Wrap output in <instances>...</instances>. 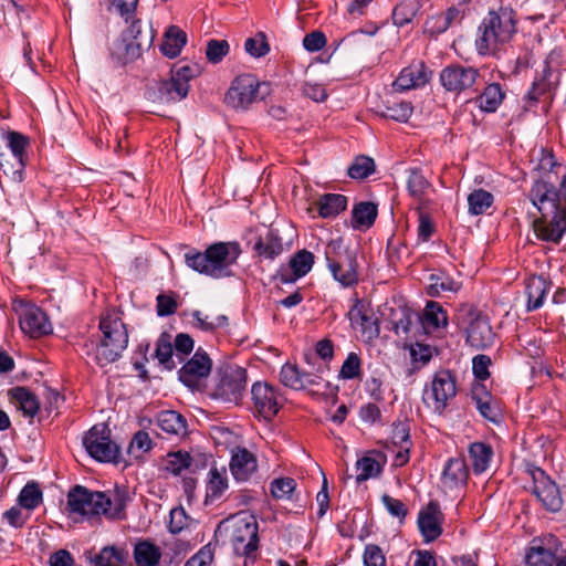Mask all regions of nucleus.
I'll return each instance as SVG.
<instances>
[{"label":"nucleus","mask_w":566,"mask_h":566,"mask_svg":"<svg viewBox=\"0 0 566 566\" xmlns=\"http://www.w3.org/2000/svg\"><path fill=\"white\" fill-rule=\"evenodd\" d=\"M127 492L116 489L112 493L92 491L83 485L73 486L67 493L66 511L81 521H92L104 516L107 520L126 518Z\"/></svg>","instance_id":"nucleus-1"},{"label":"nucleus","mask_w":566,"mask_h":566,"mask_svg":"<svg viewBox=\"0 0 566 566\" xmlns=\"http://www.w3.org/2000/svg\"><path fill=\"white\" fill-rule=\"evenodd\" d=\"M541 218L533 222L534 231L543 241L558 243L566 232V200L548 180H536L528 193Z\"/></svg>","instance_id":"nucleus-2"},{"label":"nucleus","mask_w":566,"mask_h":566,"mask_svg":"<svg viewBox=\"0 0 566 566\" xmlns=\"http://www.w3.org/2000/svg\"><path fill=\"white\" fill-rule=\"evenodd\" d=\"M516 11L511 6L501 4L491 10L480 23L475 38L479 55H493L510 42L516 33Z\"/></svg>","instance_id":"nucleus-3"},{"label":"nucleus","mask_w":566,"mask_h":566,"mask_svg":"<svg viewBox=\"0 0 566 566\" xmlns=\"http://www.w3.org/2000/svg\"><path fill=\"white\" fill-rule=\"evenodd\" d=\"M240 254V244L229 241L210 244L203 252L191 248L184 256L185 263L191 270L213 279H221L231 275L230 268L237 263Z\"/></svg>","instance_id":"nucleus-4"},{"label":"nucleus","mask_w":566,"mask_h":566,"mask_svg":"<svg viewBox=\"0 0 566 566\" xmlns=\"http://www.w3.org/2000/svg\"><path fill=\"white\" fill-rule=\"evenodd\" d=\"M218 531L237 556L256 560L259 556V524L255 516L239 513L223 520Z\"/></svg>","instance_id":"nucleus-5"},{"label":"nucleus","mask_w":566,"mask_h":566,"mask_svg":"<svg viewBox=\"0 0 566 566\" xmlns=\"http://www.w3.org/2000/svg\"><path fill=\"white\" fill-rule=\"evenodd\" d=\"M102 339L96 348L99 366L116 361L128 345L126 325L115 312H107L99 322Z\"/></svg>","instance_id":"nucleus-6"},{"label":"nucleus","mask_w":566,"mask_h":566,"mask_svg":"<svg viewBox=\"0 0 566 566\" xmlns=\"http://www.w3.org/2000/svg\"><path fill=\"white\" fill-rule=\"evenodd\" d=\"M327 268L334 280L344 287H349L358 282L357 260L353 251L344 247L342 239L331 240L324 250Z\"/></svg>","instance_id":"nucleus-7"},{"label":"nucleus","mask_w":566,"mask_h":566,"mask_svg":"<svg viewBox=\"0 0 566 566\" xmlns=\"http://www.w3.org/2000/svg\"><path fill=\"white\" fill-rule=\"evenodd\" d=\"M247 369L226 364L217 369L212 396L224 402L239 405L247 394Z\"/></svg>","instance_id":"nucleus-8"},{"label":"nucleus","mask_w":566,"mask_h":566,"mask_svg":"<svg viewBox=\"0 0 566 566\" xmlns=\"http://www.w3.org/2000/svg\"><path fill=\"white\" fill-rule=\"evenodd\" d=\"M455 395V375L448 369H441L433 375L431 382L424 387L422 399L427 407L436 413L442 415Z\"/></svg>","instance_id":"nucleus-9"},{"label":"nucleus","mask_w":566,"mask_h":566,"mask_svg":"<svg viewBox=\"0 0 566 566\" xmlns=\"http://www.w3.org/2000/svg\"><path fill=\"white\" fill-rule=\"evenodd\" d=\"M140 21H134L109 46V57L115 66H125L142 55Z\"/></svg>","instance_id":"nucleus-10"},{"label":"nucleus","mask_w":566,"mask_h":566,"mask_svg":"<svg viewBox=\"0 0 566 566\" xmlns=\"http://www.w3.org/2000/svg\"><path fill=\"white\" fill-rule=\"evenodd\" d=\"M87 453L99 462H116L118 446L111 439V430L105 424L92 427L83 438Z\"/></svg>","instance_id":"nucleus-11"},{"label":"nucleus","mask_w":566,"mask_h":566,"mask_svg":"<svg viewBox=\"0 0 566 566\" xmlns=\"http://www.w3.org/2000/svg\"><path fill=\"white\" fill-rule=\"evenodd\" d=\"M480 76V71L470 65L450 63L440 74L439 82L446 92L459 95L472 88Z\"/></svg>","instance_id":"nucleus-12"},{"label":"nucleus","mask_w":566,"mask_h":566,"mask_svg":"<svg viewBox=\"0 0 566 566\" xmlns=\"http://www.w3.org/2000/svg\"><path fill=\"white\" fill-rule=\"evenodd\" d=\"M14 310L19 316L20 328L27 336L40 338L52 332L46 314L38 305L20 302Z\"/></svg>","instance_id":"nucleus-13"},{"label":"nucleus","mask_w":566,"mask_h":566,"mask_svg":"<svg viewBox=\"0 0 566 566\" xmlns=\"http://www.w3.org/2000/svg\"><path fill=\"white\" fill-rule=\"evenodd\" d=\"M560 542L552 534L534 538L525 555L527 566H557L560 556Z\"/></svg>","instance_id":"nucleus-14"},{"label":"nucleus","mask_w":566,"mask_h":566,"mask_svg":"<svg viewBox=\"0 0 566 566\" xmlns=\"http://www.w3.org/2000/svg\"><path fill=\"white\" fill-rule=\"evenodd\" d=\"M260 83L252 74L237 76L224 96V103L234 109H247L258 97Z\"/></svg>","instance_id":"nucleus-15"},{"label":"nucleus","mask_w":566,"mask_h":566,"mask_svg":"<svg viewBox=\"0 0 566 566\" xmlns=\"http://www.w3.org/2000/svg\"><path fill=\"white\" fill-rule=\"evenodd\" d=\"M467 343L475 349H484L493 345L495 334L488 316L473 307L467 310Z\"/></svg>","instance_id":"nucleus-16"},{"label":"nucleus","mask_w":566,"mask_h":566,"mask_svg":"<svg viewBox=\"0 0 566 566\" xmlns=\"http://www.w3.org/2000/svg\"><path fill=\"white\" fill-rule=\"evenodd\" d=\"M254 411L265 420H271L282 406V397L277 389L268 382L256 381L251 388Z\"/></svg>","instance_id":"nucleus-17"},{"label":"nucleus","mask_w":566,"mask_h":566,"mask_svg":"<svg viewBox=\"0 0 566 566\" xmlns=\"http://www.w3.org/2000/svg\"><path fill=\"white\" fill-rule=\"evenodd\" d=\"M532 478L533 494L548 511L558 512L563 500L556 483L539 468L532 471Z\"/></svg>","instance_id":"nucleus-18"},{"label":"nucleus","mask_w":566,"mask_h":566,"mask_svg":"<svg viewBox=\"0 0 566 566\" xmlns=\"http://www.w3.org/2000/svg\"><path fill=\"white\" fill-rule=\"evenodd\" d=\"M3 138L7 140V146L17 160L15 168L11 167V169H7L6 166L2 165L3 171L13 181L21 182L23 180L24 168L28 161L27 148L30 146L29 138L14 130L4 133Z\"/></svg>","instance_id":"nucleus-19"},{"label":"nucleus","mask_w":566,"mask_h":566,"mask_svg":"<svg viewBox=\"0 0 566 566\" xmlns=\"http://www.w3.org/2000/svg\"><path fill=\"white\" fill-rule=\"evenodd\" d=\"M348 318L350 321V325L355 329H359L361 335L366 336L368 339L379 336L380 328L378 319L369 304L364 301L358 298L355 300V303L348 312Z\"/></svg>","instance_id":"nucleus-20"},{"label":"nucleus","mask_w":566,"mask_h":566,"mask_svg":"<svg viewBox=\"0 0 566 566\" xmlns=\"http://www.w3.org/2000/svg\"><path fill=\"white\" fill-rule=\"evenodd\" d=\"M432 77V71L423 61H412L403 67L398 77L392 83L397 92H406L424 86Z\"/></svg>","instance_id":"nucleus-21"},{"label":"nucleus","mask_w":566,"mask_h":566,"mask_svg":"<svg viewBox=\"0 0 566 566\" xmlns=\"http://www.w3.org/2000/svg\"><path fill=\"white\" fill-rule=\"evenodd\" d=\"M190 86H184L172 76L169 80L157 82L147 90V98L154 103L171 104L187 97Z\"/></svg>","instance_id":"nucleus-22"},{"label":"nucleus","mask_w":566,"mask_h":566,"mask_svg":"<svg viewBox=\"0 0 566 566\" xmlns=\"http://www.w3.org/2000/svg\"><path fill=\"white\" fill-rule=\"evenodd\" d=\"M211 359L199 348L179 370V380L188 387L197 385L198 380L207 377L211 370Z\"/></svg>","instance_id":"nucleus-23"},{"label":"nucleus","mask_w":566,"mask_h":566,"mask_svg":"<svg viewBox=\"0 0 566 566\" xmlns=\"http://www.w3.org/2000/svg\"><path fill=\"white\" fill-rule=\"evenodd\" d=\"M471 399L484 419L493 423H497L500 421L501 410L497 401L484 384L476 381L472 385Z\"/></svg>","instance_id":"nucleus-24"},{"label":"nucleus","mask_w":566,"mask_h":566,"mask_svg":"<svg viewBox=\"0 0 566 566\" xmlns=\"http://www.w3.org/2000/svg\"><path fill=\"white\" fill-rule=\"evenodd\" d=\"M442 513L437 502H429L427 507L419 513L418 526L427 543L433 542L442 533Z\"/></svg>","instance_id":"nucleus-25"},{"label":"nucleus","mask_w":566,"mask_h":566,"mask_svg":"<svg viewBox=\"0 0 566 566\" xmlns=\"http://www.w3.org/2000/svg\"><path fill=\"white\" fill-rule=\"evenodd\" d=\"M469 469L463 458L449 459L443 468L441 483L447 490H457L467 485Z\"/></svg>","instance_id":"nucleus-26"},{"label":"nucleus","mask_w":566,"mask_h":566,"mask_svg":"<svg viewBox=\"0 0 566 566\" xmlns=\"http://www.w3.org/2000/svg\"><path fill=\"white\" fill-rule=\"evenodd\" d=\"M252 250L260 259L273 261L284 250L279 231L273 228L268 229L258 237Z\"/></svg>","instance_id":"nucleus-27"},{"label":"nucleus","mask_w":566,"mask_h":566,"mask_svg":"<svg viewBox=\"0 0 566 566\" xmlns=\"http://www.w3.org/2000/svg\"><path fill=\"white\" fill-rule=\"evenodd\" d=\"M256 468V458L248 449L237 448L232 451L230 471L237 481H248Z\"/></svg>","instance_id":"nucleus-28"},{"label":"nucleus","mask_w":566,"mask_h":566,"mask_svg":"<svg viewBox=\"0 0 566 566\" xmlns=\"http://www.w3.org/2000/svg\"><path fill=\"white\" fill-rule=\"evenodd\" d=\"M157 426L170 437L185 438L188 436L186 418L175 410H163L157 415Z\"/></svg>","instance_id":"nucleus-29"},{"label":"nucleus","mask_w":566,"mask_h":566,"mask_svg":"<svg viewBox=\"0 0 566 566\" xmlns=\"http://www.w3.org/2000/svg\"><path fill=\"white\" fill-rule=\"evenodd\" d=\"M314 254L305 249L297 251L290 259L289 266L291 273H281L283 283H293L297 279L305 276L313 268Z\"/></svg>","instance_id":"nucleus-30"},{"label":"nucleus","mask_w":566,"mask_h":566,"mask_svg":"<svg viewBox=\"0 0 566 566\" xmlns=\"http://www.w3.org/2000/svg\"><path fill=\"white\" fill-rule=\"evenodd\" d=\"M505 98L500 83H490L474 97V104L484 113H495Z\"/></svg>","instance_id":"nucleus-31"},{"label":"nucleus","mask_w":566,"mask_h":566,"mask_svg":"<svg viewBox=\"0 0 566 566\" xmlns=\"http://www.w3.org/2000/svg\"><path fill=\"white\" fill-rule=\"evenodd\" d=\"M9 397L24 417L33 418L40 409L38 397L29 388L14 387L9 390Z\"/></svg>","instance_id":"nucleus-32"},{"label":"nucleus","mask_w":566,"mask_h":566,"mask_svg":"<svg viewBox=\"0 0 566 566\" xmlns=\"http://www.w3.org/2000/svg\"><path fill=\"white\" fill-rule=\"evenodd\" d=\"M186 43V32L177 25H170L164 34L163 43L160 44V52L169 59H175L180 54Z\"/></svg>","instance_id":"nucleus-33"},{"label":"nucleus","mask_w":566,"mask_h":566,"mask_svg":"<svg viewBox=\"0 0 566 566\" xmlns=\"http://www.w3.org/2000/svg\"><path fill=\"white\" fill-rule=\"evenodd\" d=\"M420 324L427 332L446 327L448 325V314L440 303L429 301L420 316Z\"/></svg>","instance_id":"nucleus-34"},{"label":"nucleus","mask_w":566,"mask_h":566,"mask_svg":"<svg viewBox=\"0 0 566 566\" xmlns=\"http://www.w3.org/2000/svg\"><path fill=\"white\" fill-rule=\"evenodd\" d=\"M347 197L340 193H325L316 201L318 216L324 219L335 218L347 208Z\"/></svg>","instance_id":"nucleus-35"},{"label":"nucleus","mask_w":566,"mask_h":566,"mask_svg":"<svg viewBox=\"0 0 566 566\" xmlns=\"http://www.w3.org/2000/svg\"><path fill=\"white\" fill-rule=\"evenodd\" d=\"M548 290V283L543 276L533 275L528 277L525 286V293L527 295V311H535L539 308L544 303Z\"/></svg>","instance_id":"nucleus-36"},{"label":"nucleus","mask_w":566,"mask_h":566,"mask_svg":"<svg viewBox=\"0 0 566 566\" xmlns=\"http://www.w3.org/2000/svg\"><path fill=\"white\" fill-rule=\"evenodd\" d=\"M469 457L475 474L485 472L493 458V449L484 442H473L469 446Z\"/></svg>","instance_id":"nucleus-37"},{"label":"nucleus","mask_w":566,"mask_h":566,"mask_svg":"<svg viewBox=\"0 0 566 566\" xmlns=\"http://www.w3.org/2000/svg\"><path fill=\"white\" fill-rule=\"evenodd\" d=\"M427 292L430 296H439L446 292L457 293L462 287L460 281L454 280L448 273L439 271L429 276Z\"/></svg>","instance_id":"nucleus-38"},{"label":"nucleus","mask_w":566,"mask_h":566,"mask_svg":"<svg viewBox=\"0 0 566 566\" xmlns=\"http://www.w3.org/2000/svg\"><path fill=\"white\" fill-rule=\"evenodd\" d=\"M160 558V548L149 541L138 542L134 547V559L138 566H158Z\"/></svg>","instance_id":"nucleus-39"},{"label":"nucleus","mask_w":566,"mask_h":566,"mask_svg":"<svg viewBox=\"0 0 566 566\" xmlns=\"http://www.w3.org/2000/svg\"><path fill=\"white\" fill-rule=\"evenodd\" d=\"M378 214L377 206L369 201H361L354 206L352 211L353 227L355 229L370 228Z\"/></svg>","instance_id":"nucleus-40"},{"label":"nucleus","mask_w":566,"mask_h":566,"mask_svg":"<svg viewBox=\"0 0 566 566\" xmlns=\"http://www.w3.org/2000/svg\"><path fill=\"white\" fill-rule=\"evenodd\" d=\"M209 480L207 482L206 500L216 501L220 499L228 489V476L224 468H211L209 471Z\"/></svg>","instance_id":"nucleus-41"},{"label":"nucleus","mask_w":566,"mask_h":566,"mask_svg":"<svg viewBox=\"0 0 566 566\" xmlns=\"http://www.w3.org/2000/svg\"><path fill=\"white\" fill-rule=\"evenodd\" d=\"M127 552L116 546H105L96 554L91 562L94 566H123Z\"/></svg>","instance_id":"nucleus-42"},{"label":"nucleus","mask_w":566,"mask_h":566,"mask_svg":"<svg viewBox=\"0 0 566 566\" xmlns=\"http://www.w3.org/2000/svg\"><path fill=\"white\" fill-rule=\"evenodd\" d=\"M494 197L484 189H475L468 196L469 213L480 216L492 206Z\"/></svg>","instance_id":"nucleus-43"},{"label":"nucleus","mask_w":566,"mask_h":566,"mask_svg":"<svg viewBox=\"0 0 566 566\" xmlns=\"http://www.w3.org/2000/svg\"><path fill=\"white\" fill-rule=\"evenodd\" d=\"M419 10L417 0H402L392 10V22L397 27H403L412 21Z\"/></svg>","instance_id":"nucleus-44"},{"label":"nucleus","mask_w":566,"mask_h":566,"mask_svg":"<svg viewBox=\"0 0 566 566\" xmlns=\"http://www.w3.org/2000/svg\"><path fill=\"white\" fill-rule=\"evenodd\" d=\"M138 0H108L107 10L118 14L128 24L140 21L136 18Z\"/></svg>","instance_id":"nucleus-45"},{"label":"nucleus","mask_w":566,"mask_h":566,"mask_svg":"<svg viewBox=\"0 0 566 566\" xmlns=\"http://www.w3.org/2000/svg\"><path fill=\"white\" fill-rule=\"evenodd\" d=\"M376 170L375 161L371 157L359 155L348 167V176L353 179H366Z\"/></svg>","instance_id":"nucleus-46"},{"label":"nucleus","mask_w":566,"mask_h":566,"mask_svg":"<svg viewBox=\"0 0 566 566\" xmlns=\"http://www.w3.org/2000/svg\"><path fill=\"white\" fill-rule=\"evenodd\" d=\"M192 458L187 451L169 452L165 460V470L174 475H179L190 467Z\"/></svg>","instance_id":"nucleus-47"},{"label":"nucleus","mask_w":566,"mask_h":566,"mask_svg":"<svg viewBox=\"0 0 566 566\" xmlns=\"http://www.w3.org/2000/svg\"><path fill=\"white\" fill-rule=\"evenodd\" d=\"M18 501L21 507L32 511L42 503V491L36 483H28L21 490Z\"/></svg>","instance_id":"nucleus-48"},{"label":"nucleus","mask_w":566,"mask_h":566,"mask_svg":"<svg viewBox=\"0 0 566 566\" xmlns=\"http://www.w3.org/2000/svg\"><path fill=\"white\" fill-rule=\"evenodd\" d=\"M361 359L358 354L352 352L344 360L338 377L344 380L361 378Z\"/></svg>","instance_id":"nucleus-49"},{"label":"nucleus","mask_w":566,"mask_h":566,"mask_svg":"<svg viewBox=\"0 0 566 566\" xmlns=\"http://www.w3.org/2000/svg\"><path fill=\"white\" fill-rule=\"evenodd\" d=\"M357 482L366 481L370 478L378 475L381 472V467L377 460L366 455L356 462Z\"/></svg>","instance_id":"nucleus-50"},{"label":"nucleus","mask_w":566,"mask_h":566,"mask_svg":"<svg viewBox=\"0 0 566 566\" xmlns=\"http://www.w3.org/2000/svg\"><path fill=\"white\" fill-rule=\"evenodd\" d=\"M244 49L253 57H262L270 52V44L263 32H258L255 36L245 40Z\"/></svg>","instance_id":"nucleus-51"},{"label":"nucleus","mask_w":566,"mask_h":566,"mask_svg":"<svg viewBox=\"0 0 566 566\" xmlns=\"http://www.w3.org/2000/svg\"><path fill=\"white\" fill-rule=\"evenodd\" d=\"M192 317L197 322V326L206 332H213L219 327L228 325V317L226 315L209 316L203 315L200 311H195Z\"/></svg>","instance_id":"nucleus-52"},{"label":"nucleus","mask_w":566,"mask_h":566,"mask_svg":"<svg viewBox=\"0 0 566 566\" xmlns=\"http://www.w3.org/2000/svg\"><path fill=\"white\" fill-rule=\"evenodd\" d=\"M302 370L294 364L286 363L282 366L280 371V381L285 386L294 390H301Z\"/></svg>","instance_id":"nucleus-53"},{"label":"nucleus","mask_w":566,"mask_h":566,"mask_svg":"<svg viewBox=\"0 0 566 566\" xmlns=\"http://www.w3.org/2000/svg\"><path fill=\"white\" fill-rule=\"evenodd\" d=\"M174 348L170 342L165 339L163 336L157 340L155 356L159 364L166 369L171 370L176 367L172 359Z\"/></svg>","instance_id":"nucleus-54"},{"label":"nucleus","mask_w":566,"mask_h":566,"mask_svg":"<svg viewBox=\"0 0 566 566\" xmlns=\"http://www.w3.org/2000/svg\"><path fill=\"white\" fill-rule=\"evenodd\" d=\"M230 46L226 40H210L206 48V57L210 63L217 64L229 53Z\"/></svg>","instance_id":"nucleus-55"},{"label":"nucleus","mask_w":566,"mask_h":566,"mask_svg":"<svg viewBox=\"0 0 566 566\" xmlns=\"http://www.w3.org/2000/svg\"><path fill=\"white\" fill-rule=\"evenodd\" d=\"M295 488L296 481L292 478L275 479L271 482V494L279 500L290 499Z\"/></svg>","instance_id":"nucleus-56"},{"label":"nucleus","mask_w":566,"mask_h":566,"mask_svg":"<svg viewBox=\"0 0 566 566\" xmlns=\"http://www.w3.org/2000/svg\"><path fill=\"white\" fill-rule=\"evenodd\" d=\"M407 186L412 197L421 198L429 187V182L419 170L410 169Z\"/></svg>","instance_id":"nucleus-57"},{"label":"nucleus","mask_w":566,"mask_h":566,"mask_svg":"<svg viewBox=\"0 0 566 566\" xmlns=\"http://www.w3.org/2000/svg\"><path fill=\"white\" fill-rule=\"evenodd\" d=\"M151 448L153 441L149 434L144 430H139L134 434L129 443L128 451L135 458H139L143 453L149 451Z\"/></svg>","instance_id":"nucleus-58"},{"label":"nucleus","mask_w":566,"mask_h":566,"mask_svg":"<svg viewBox=\"0 0 566 566\" xmlns=\"http://www.w3.org/2000/svg\"><path fill=\"white\" fill-rule=\"evenodd\" d=\"M413 107L409 102H400L386 107V112L382 114L387 118H391L396 122L405 123L412 115Z\"/></svg>","instance_id":"nucleus-59"},{"label":"nucleus","mask_w":566,"mask_h":566,"mask_svg":"<svg viewBox=\"0 0 566 566\" xmlns=\"http://www.w3.org/2000/svg\"><path fill=\"white\" fill-rule=\"evenodd\" d=\"M420 323V315L403 311L401 317L394 322V329L397 335L403 334L408 336L412 333L413 325Z\"/></svg>","instance_id":"nucleus-60"},{"label":"nucleus","mask_w":566,"mask_h":566,"mask_svg":"<svg viewBox=\"0 0 566 566\" xmlns=\"http://www.w3.org/2000/svg\"><path fill=\"white\" fill-rule=\"evenodd\" d=\"M391 440L395 446H411L410 424L407 420H398L392 423Z\"/></svg>","instance_id":"nucleus-61"},{"label":"nucleus","mask_w":566,"mask_h":566,"mask_svg":"<svg viewBox=\"0 0 566 566\" xmlns=\"http://www.w3.org/2000/svg\"><path fill=\"white\" fill-rule=\"evenodd\" d=\"M157 314L158 316H169L176 313L178 308L177 294L170 292L168 294L161 293L156 297Z\"/></svg>","instance_id":"nucleus-62"},{"label":"nucleus","mask_w":566,"mask_h":566,"mask_svg":"<svg viewBox=\"0 0 566 566\" xmlns=\"http://www.w3.org/2000/svg\"><path fill=\"white\" fill-rule=\"evenodd\" d=\"M200 74V66L193 65H175L171 69V76L177 80L184 86H189V81L197 77Z\"/></svg>","instance_id":"nucleus-63"},{"label":"nucleus","mask_w":566,"mask_h":566,"mask_svg":"<svg viewBox=\"0 0 566 566\" xmlns=\"http://www.w3.org/2000/svg\"><path fill=\"white\" fill-rule=\"evenodd\" d=\"M363 560L364 566H386L385 554L376 544H368L365 546Z\"/></svg>","instance_id":"nucleus-64"}]
</instances>
